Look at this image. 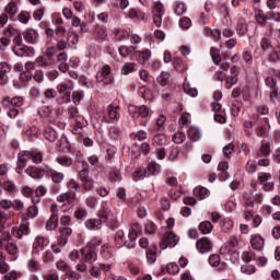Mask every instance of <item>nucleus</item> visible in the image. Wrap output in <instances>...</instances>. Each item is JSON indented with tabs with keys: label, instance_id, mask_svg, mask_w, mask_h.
Listing matches in <instances>:
<instances>
[{
	"label": "nucleus",
	"instance_id": "obj_27",
	"mask_svg": "<svg viewBox=\"0 0 280 280\" xmlns=\"http://www.w3.org/2000/svg\"><path fill=\"white\" fill-rule=\"evenodd\" d=\"M94 36L97 40H108V33L106 26H96L94 31Z\"/></svg>",
	"mask_w": 280,
	"mask_h": 280
},
{
	"label": "nucleus",
	"instance_id": "obj_9",
	"mask_svg": "<svg viewBox=\"0 0 280 280\" xmlns=\"http://www.w3.org/2000/svg\"><path fill=\"white\" fill-rule=\"evenodd\" d=\"M59 236H58V244L59 246H67V243L69 242V237H71V233H73V230L68 226L59 228Z\"/></svg>",
	"mask_w": 280,
	"mask_h": 280
},
{
	"label": "nucleus",
	"instance_id": "obj_34",
	"mask_svg": "<svg viewBox=\"0 0 280 280\" xmlns=\"http://www.w3.org/2000/svg\"><path fill=\"white\" fill-rule=\"evenodd\" d=\"M67 187H68V192L73 194L74 198H75V194H78V191H80V183H78V180L75 179H70L67 183Z\"/></svg>",
	"mask_w": 280,
	"mask_h": 280
},
{
	"label": "nucleus",
	"instance_id": "obj_40",
	"mask_svg": "<svg viewBox=\"0 0 280 280\" xmlns=\"http://www.w3.org/2000/svg\"><path fill=\"white\" fill-rule=\"evenodd\" d=\"M19 163H27V161H32V152L30 151H20L18 154Z\"/></svg>",
	"mask_w": 280,
	"mask_h": 280
},
{
	"label": "nucleus",
	"instance_id": "obj_47",
	"mask_svg": "<svg viewBox=\"0 0 280 280\" xmlns=\"http://www.w3.org/2000/svg\"><path fill=\"white\" fill-rule=\"evenodd\" d=\"M118 54L119 56H121V58H128L130 56H133V52L130 46H120L118 48Z\"/></svg>",
	"mask_w": 280,
	"mask_h": 280
},
{
	"label": "nucleus",
	"instance_id": "obj_46",
	"mask_svg": "<svg viewBox=\"0 0 280 280\" xmlns=\"http://www.w3.org/2000/svg\"><path fill=\"white\" fill-rule=\"evenodd\" d=\"M84 261L85 264H95L97 261V253L94 250H89L84 254Z\"/></svg>",
	"mask_w": 280,
	"mask_h": 280
},
{
	"label": "nucleus",
	"instance_id": "obj_29",
	"mask_svg": "<svg viewBox=\"0 0 280 280\" xmlns=\"http://www.w3.org/2000/svg\"><path fill=\"white\" fill-rule=\"evenodd\" d=\"M58 226V213H52L46 222V231H55Z\"/></svg>",
	"mask_w": 280,
	"mask_h": 280
},
{
	"label": "nucleus",
	"instance_id": "obj_53",
	"mask_svg": "<svg viewBox=\"0 0 280 280\" xmlns=\"http://www.w3.org/2000/svg\"><path fill=\"white\" fill-rule=\"evenodd\" d=\"M101 255L104 259H110V257H113V249L108 245H103Z\"/></svg>",
	"mask_w": 280,
	"mask_h": 280
},
{
	"label": "nucleus",
	"instance_id": "obj_60",
	"mask_svg": "<svg viewBox=\"0 0 280 280\" xmlns=\"http://www.w3.org/2000/svg\"><path fill=\"white\" fill-rule=\"evenodd\" d=\"M115 36H117L119 40H124V38H130V33L128 31L117 28L115 31Z\"/></svg>",
	"mask_w": 280,
	"mask_h": 280
},
{
	"label": "nucleus",
	"instance_id": "obj_23",
	"mask_svg": "<svg viewBox=\"0 0 280 280\" xmlns=\"http://www.w3.org/2000/svg\"><path fill=\"white\" fill-rule=\"evenodd\" d=\"M270 148H272V141L261 143L259 147V152L257 153L258 159L261 156H269L270 152H272Z\"/></svg>",
	"mask_w": 280,
	"mask_h": 280
},
{
	"label": "nucleus",
	"instance_id": "obj_21",
	"mask_svg": "<svg viewBox=\"0 0 280 280\" xmlns=\"http://www.w3.org/2000/svg\"><path fill=\"white\" fill-rule=\"evenodd\" d=\"M250 244H252V247L255 248L256 250H262L264 244H266V241L264 240V237H261V235L256 234L252 236Z\"/></svg>",
	"mask_w": 280,
	"mask_h": 280
},
{
	"label": "nucleus",
	"instance_id": "obj_30",
	"mask_svg": "<svg viewBox=\"0 0 280 280\" xmlns=\"http://www.w3.org/2000/svg\"><path fill=\"white\" fill-rule=\"evenodd\" d=\"M188 137L191 139V141H200L202 133L198 127L191 126L188 129Z\"/></svg>",
	"mask_w": 280,
	"mask_h": 280
},
{
	"label": "nucleus",
	"instance_id": "obj_63",
	"mask_svg": "<svg viewBox=\"0 0 280 280\" xmlns=\"http://www.w3.org/2000/svg\"><path fill=\"white\" fill-rule=\"evenodd\" d=\"M166 270L168 272V275H178V265L176 262H170L167 266H166Z\"/></svg>",
	"mask_w": 280,
	"mask_h": 280
},
{
	"label": "nucleus",
	"instance_id": "obj_59",
	"mask_svg": "<svg viewBox=\"0 0 280 280\" xmlns=\"http://www.w3.org/2000/svg\"><path fill=\"white\" fill-rule=\"evenodd\" d=\"M265 84L266 86H268V89H271V90L279 89V86H277L278 84L277 79L272 77H267L265 79Z\"/></svg>",
	"mask_w": 280,
	"mask_h": 280
},
{
	"label": "nucleus",
	"instance_id": "obj_16",
	"mask_svg": "<svg viewBox=\"0 0 280 280\" xmlns=\"http://www.w3.org/2000/svg\"><path fill=\"white\" fill-rule=\"evenodd\" d=\"M107 117L112 121V124H117V121H119V117H120L119 106L109 105L107 107Z\"/></svg>",
	"mask_w": 280,
	"mask_h": 280
},
{
	"label": "nucleus",
	"instance_id": "obj_45",
	"mask_svg": "<svg viewBox=\"0 0 280 280\" xmlns=\"http://www.w3.org/2000/svg\"><path fill=\"white\" fill-rule=\"evenodd\" d=\"M129 18L136 20L142 19V21H145V13L141 12V10L132 8L129 10Z\"/></svg>",
	"mask_w": 280,
	"mask_h": 280
},
{
	"label": "nucleus",
	"instance_id": "obj_4",
	"mask_svg": "<svg viewBox=\"0 0 280 280\" xmlns=\"http://www.w3.org/2000/svg\"><path fill=\"white\" fill-rule=\"evenodd\" d=\"M178 244V236L174 232L166 233L160 242V248L165 250L166 248H174Z\"/></svg>",
	"mask_w": 280,
	"mask_h": 280
},
{
	"label": "nucleus",
	"instance_id": "obj_13",
	"mask_svg": "<svg viewBox=\"0 0 280 280\" xmlns=\"http://www.w3.org/2000/svg\"><path fill=\"white\" fill-rule=\"evenodd\" d=\"M2 104L3 106H8L9 108L10 106H13V108H20V106H23V97L15 96L11 98L10 96H7L4 97Z\"/></svg>",
	"mask_w": 280,
	"mask_h": 280
},
{
	"label": "nucleus",
	"instance_id": "obj_10",
	"mask_svg": "<svg viewBox=\"0 0 280 280\" xmlns=\"http://www.w3.org/2000/svg\"><path fill=\"white\" fill-rule=\"evenodd\" d=\"M12 234L18 240H22L23 235H30V223L27 221H23L20 226L12 229Z\"/></svg>",
	"mask_w": 280,
	"mask_h": 280
},
{
	"label": "nucleus",
	"instance_id": "obj_50",
	"mask_svg": "<svg viewBox=\"0 0 280 280\" xmlns=\"http://www.w3.org/2000/svg\"><path fill=\"white\" fill-rule=\"evenodd\" d=\"M84 253H85V249H84V248H81L80 250L73 249V250L70 252V254H69V259H71V261H78V259H80V255H81L82 257H84Z\"/></svg>",
	"mask_w": 280,
	"mask_h": 280
},
{
	"label": "nucleus",
	"instance_id": "obj_49",
	"mask_svg": "<svg viewBox=\"0 0 280 280\" xmlns=\"http://www.w3.org/2000/svg\"><path fill=\"white\" fill-rule=\"evenodd\" d=\"M206 34L207 36H211L215 43L220 40L222 34L220 33V30H211V28H206Z\"/></svg>",
	"mask_w": 280,
	"mask_h": 280
},
{
	"label": "nucleus",
	"instance_id": "obj_15",
	"mask_svg": "<svg viewBox=\"0 0 280 280\" xmlns=\"http://www.w3.org/2000/svg\"><path fill=\"white\" fill-rule=\"evenodd\" d=\"M259 200L261 202V196L260 195H253V192H243V202L245 207H255V200Z\"/></svg>",
	"mask_w": 280,
	"mask_h": 280
},
{
	"label": "nucleus",
	"instance_id": "obj_18",
	"mask_svg": "<svg viewBox=\"0 0 280 280\" xmlns=\"http://www.w3.org/2000/svg\"><path fill=\"white\" fill-rule=\"evenodd\" d=\"M220 253H221V255H232V257H234V260H233V258H230V259H231V261H233V264H235V261L240 260V253L233 250V248L229 244L223 245L220 248Z\"/></svg>",
	"mask_w": 280,
	"mask_h": 280
},
{
	"label": "nucleus",
	"instance_id": "obj_38",
	"mask_svg": "<svg viewBox=\"0 0 280 280\" xmlns=\"http://www.w3.org/2000/svg\"><path fill=\"white\" fill-rule=\"evenodd\" d=\"M178 154H180V148L176 145L171 147L167 155V161H176L178 159Z\"/></svg>",
	"mask_w": 280,
	"mask_h": 280
},
{
	"label": "nucleus",
	"instance_id": "obj_55",
	"mask_svg": "<svg viewBox=\"0 0 280 280\" xmlns=\"http://www.w3.org/2000/svg\"><path fill=\"white\" fill-rule=\"evenodd\" d=\"M5 12H7V14H9L10 16H14V14H16V12H19V7L15 4V2H10V3L5 7Z\"/></svg>",
	"mask_w": 280,
	"mask_h": 280
},
{
	"label": "nucleus",
	"instance_id": "obj_41",
	"mask_svg": "<svg viewBox=\"0 0 280 280\" xmlns=\"http://www.w3.org/2000/svg\"><path fill=\"white\" fill-rule=\"evenodd\" d=\"M109 135L114 141H120L124 133L121 132V129L119 127H112L109 128Z\"/></svg>",
	"mask_w": 280,
	"mask_h": 280
},
{
	"label": "nucleus",
	"instance_id": "obj_20",
	"mask_svg": "<svg viewBox=\"0 0 280 280\" xmlns=\"http://www.w3.org/2000/svg\"><path fill=\"white\" fill-rule=\"evenodd\" d=\"M235 31L238 36H244L248 32V24L246 23V19L240 18L236 22Z\"/></svg>",
	"mask_w": 280,
	"mask_h": 280
},
{
	"label": "nucleus",
	"instance_id": "obj_32",
	"mask_svg": "<svg viewBox=\"0 0 280 280\" xmlns=\"http://www.w3.org/2000/svg\"><path fill=\"white\" fill-rule=\"evenodd\" d=\"M34 61L35 66L40 69H47V67L50 65L49 59L46 56H38Z\"/></svg>",
	"mask_w": 280,
	"mask_h": 280
},
{
	"label": "nucleus",
	"instance_id": "obj_25",
	"mask_svg": "<svg viewBox=\"0 0 280 280\" xmlns=\"http://www.w3.org/2000/svg\"><path fill=\"white\" fill-rule=\"evenodd\" d=\"M56 163L61 165V167H71V165H73V159L68 155L61 154L56 158Z\"/></svg>",
	"mask_w": 280,
	"mask_h": 280
},
{
	"label": "nucleus",
	"instance_id": "obj_3",
	"mask_svg": "<svg viewBox=\"0 0 280 280\" xmlns=\"http://www.w3.org/2000/svg\"><path fill=\"white\" fill-rule=\"evenodd\" d=\"M96 80L100 84H103L104 86L113 84L115 82V79L113 78L110 66H103L96 74Z\"/></svg>",
	"mask_w": 280,
	"mask_h": 280
},
{
	"label": "nucleus",
	"instance_id": "obj_8",
	"mask_svg": "<svg viewBox=\"0 0 280 280\" xmlns=\"http://www.w3.org/2000/svg\"><path fill=\"white\" fill-rule=\"evenodd\" d=\"M49 246V238L45 236H36L33 243V255H39L40 250H45V247Z\"/></svg>",
	"mask_w": 280,
	"mask_h": 280
},
{
	"label": "nucleus",
	"instance_id": "obj_64",
	"mask_svg": "<svg viewBox=\"0 0 280 280\" xmlns=\"http://www.w3.org/2000/svg\"><path fill=\"white\" fill-rule=\"evenodd\" d=\"M7 250L9 255H19V246H16V243H9Z\"/></svg>",
	"mask_w": 280,
	"mask_h": 280
},
{
	"label": "nucleus",
	"instance_id": "obj_51",
	"mask_svg": "<svg viewBox=\"0 0 280 280\" xmlns=\"http://www.w3.org/2000/svg\"><path fill=\"white\" fill-rule=\"evenodd\" d=\"M184 91L187 93V95H190V97L198 96V90L196 88H191V85L187 82L184 83Z\"/></svg>",
	"mask_w": 280,
	"mask_h": 280
},
{
	"label": "nucleus",
	"instance_id": "obj_52",
	"mask_svg": "<svg viewBox=\"0 0 280 280\" xmlns=\"http://www.w3.org/2000/svg\"><path fill=\"white\" fill-rule=\"evenodd\" d=\"M148 171L145 168H140L139 171L133 173V180L138 183V180H143L148 175Z\"/></svg>",
	"mask_w": 280,
	"mask_h": 280
},
{
	"label": "nucleus",
	"instance_id": "obj_14",
	"mask_svg": "<svg viewBox=\"0 0 280 280\" xmlns=\"http://www.w3.org/2000/svg\"><path fill=\"white\" fill-rule=\"evenodd\" d=\"M98 218H101V220H103L104 222H108V220H115V214L113 213L110 207L103 206L102 209L98 211Z\"/></svg>",
	"mask_w": 280,
	"mask_h": 280
},
{
	"label": "nucleus",
	"instance_id": "obj_7",
	"mask_svg": "<svg viewBox=\"0 0 280 280\" xmlns=\"http://www.w3.org/2000/svg\"><path fill=\"white\" fill-rule=\"evenodd\" d=\"M237 82H240V70L233 66L231 68V74L225 78V89L231 90Z\"/></svg>",
	"mask_w": 280,
	"mask_h": 280
},
{
	"label": "nucleus",
	"instance_id": "obj_44",
	"mask_svg": "<svg viewBox=\"0 0 280 280\" xmlns=\"http://www.w3.org/2000/svg\"><path fill=\"white\" fill-rule=\"evenodd\" d=\"M210 56L215 65H220L222 57L220 56V49L215 47L210 48Z\"/></svg>",
	"mask_w": 280,
	"mask_h": 280
},
{
	"label": "nucleus",
	"instance_id": "obj_17",
	"mask_svg": "<svg viewBox=\"0 0 280 280\" xmlns=\"http://www.w3.org/2000/svg\"><path fill=\"white\" fill-rule=\"evenodd\" d=\"M25 174H27V176H31V178H35L36 180H40V178L45 176V174H43V168L36 166H28L25 170Z\"/></svg>",
	"mask_w": 280,
	"mask_h": 280
},
{
	"label": "nucleus",
	"instance_id": "obj_61",
	"mask_svg": "<svg viewBox=\"0 0 280 280\" xmlns=\"http://www.w3.org/2000/svg\"><path fill=\"white\" fill-rule=\"evenodd\" d=\"M186 139H187V136L184 132H176L173 136V141L174 143H177V144L184 143Z\"/></svg>",
	"mask_w": 280,
	"mask_h": 280
},
{
	"label": "nucleus",
	"instance_id": "obj_5",
	"mask_svg": "<svg viewBox=\"0 0 280 280\" xmlns=\"http://www.w3.org/2000/svg\"><path fill=\"white\" fill-rule=\"evenodd\" d=\"M133 58L142 67H148L150 59L152 58V50L144 49L133 52Z\"/></svg>",
	"mask_w": 280,
	"mask_h": 280
},
{
	"label": "nucleus",
	"instance_id": "obj_28",
	"mask_svg": "<svg viewBox=\"0 0 280 280\" xmlns=\"http://www.w3.org/2000/svg\"><path fill=\"white\" fill-rule=\"evenodd\" d=\"M137 237H139V235L137 234V231L135 230L129 231L128 240L125 243L126 247L135 248V246H137Z\"/></svg>",
	"mask_w": 280,
	"mask_h": 280
},
{
	"label": "nucleus",
	"instance_id": "obj_24",
	"mask_svg": "<svg viewBox=\"0 0 280 280\" xmlns=\"http://www.w3.org/2000/svg\"><path fill=\"white\" fill-rule=\"evenodd\" d=\"M147 171V176H156V174H159V172H161V165H159L156 162L151 161L149 162L147 168H144Z\"/></svg>",
	"mask_w": 280,
	"mask_h": 280
},
{
	"label": "nucleus",
	"instance_id": "obj_54",
	"mask_svg": "<svg viewBox=\"0 0 280 280\" xmlns=\"http://www.w3.org/2000/svg\"><path fill=\"white\" fill-rule=\"evenodd\" d=\"M174 12L177 16H182L187 12V5L183 2H177Z\"/></svg>",
	"mask_w": 280,
	"mask_h": 280
},
{
	"label": "nucleus",
	"instance_id": "obj_12",
	"mask_svg": "<svg viewBox=\"0 0 280 280\" xmlns=\"http://www.w3.org/2000/svg\"><path fill=\"white\" fill-rule=\"evenodd\" d=\"M12 71V67L8 62H0V85L5 86L8 84V73Z\"/></svg>",
	"mask_w": 280,
	"mask_h": 280
},
{
	"label": "nucleus",
	"instance_id": "obj_42",
	"mask_svg": "<svg viewBox=\"0 0 280 280\" xmlns=\"http://www.w3.org/2000/svg\"><path fill=\"white\" fill-rule=\"evenodd\" d=\"M81 187L83 191H93V187H95V179L89 178L81 182Z\"/></svg>",
	"mask_w": 280,
	"mask_h": 280
},
{
	"label": "nucleus",
	"instance_id": "obj_57",
	"mask_svg": "<svg viewBox=\"0 0 280 280\" xmlns=\"http://www.w3.org/2000/svg\"><path fill=\"white\" fill-rule=\"evenodd\" d=\"M30 19H32V15L27 11H22L18 16L20 23H24V25H27V23H30Z\"/></svg>",
	"mask_w": 280,
	"mask_h": 280
},
{
	"label": "nucleus",
	"instance_id": "obj_6",
	"mask_svg": "<svg viewBox=\"0 0 280 280\" xmlns=\"http://www.w3.org/2000/svg\"><path fill=\"white\" fill-rule=\"evenodd\" d=\"M196 246L197 250L201 255H205V253H211V250L213 249V243L207 236H203L200 240H198Z\"/></svg>",
	"mask_w": 280,
	"mask_h": 280
},
{
	"label": "nucleus",
	"instance_id": "obj_11",
	"mask_svg": "<svg viewBox=\"0 0 280 280\" xmlns=\"http://www.w3.org/2000/svg\"><path fill=\"white\" fill-rule=\"evenodd\" d=\"M23 36H24V40L30 45H37L39 39L38 31L34 28H27L24 32Z\"/></svg>",
	"mask_w": 280,
	"mask_h": 280
},
{
	"label": "nucleus",
	"instance_id": "obj_26",
	"mask_svg": "<svg viewBox=\"0 0 280 280\" xmlns=\"http://www.w3.org/2000/svg\"><path fill=\"white\" fill-rule=\"evenodd\" d=\"M194 196L199 198V200H205V198H209V189L206 187L197 186L192 190Z\"/></svg>",
	"mask_w": 280,
	"mask_h": 280
},
{
	"label": "nucleus",
	"instance_id": "obj_2",
	"mask_svg": "<svg viewBox=\"0 0 280 280\" xmlns=\"http://www.w3.org/2000/svg\"><path fill=\"white\" fill-rule=\"evenodd\" d=\"M128 113L133 121H137V119H147V117H150L152 115V113L145 105H128Z\"/></svg>",
	"mask_w": 280,
	"mask_h": 280
},
{
	"label": "nucleus",
	"instance_id": "obj_39",
	"mask_svg": "<svg viewBox=\"0 0 280 280\" xmlns=\"http://www.w3.org/2000/svg\"><path fill=\"white\" fill-rule=\"evenodd\" d=\"M130 139H133V141H145L148 139V132L144 130L135 131L130 135Z\"/></svg>",
	"mask_w": 280,
	"mask_h": 280
},
{
	"label": "nucleus",
	"instance_id": "obj_35",
	"mask_svg": "<svg viewBox=\"0 0 280 280\" xmlns=\"http://www.w3.org/2000/svg\"><path fill=\"white\" fill-rule=\"evenodd\" d=\"M199 231L202 233V235H207L213 231V225L210 221H203L199 224Z\"/></svg>",
	"mask_w": 280,
	"mask_h": 280
},
{
	"label": "nucleus",
	"instance_id": "obj_43",
	"mask_svg": "<svg viewBox=\"0 0 280 280\" xmlns=\"http://www.w3.org/2000/svg\"><path fill=\"white\" fill-rule=\"evenodd\" d=\"M50 177L52 183H56L57 185H60V183H62V180H65V174L60 173L58 171H50Z\"/></svg>",
	"mask_w": 280,
	"mask_h": 280
},
{
	"label": "nucleus",
	"instance_id": "obj_22",
	"mask_svg": "<svg viewBox=\"0 0 280 280\" xmlns=\"http://www.w3.org/2000/svg\"><path fill=\"white\" fill-rule=\"evenodd\" d=\"M84 224L89 231H100V229H102L101 219H89Z\"/></svg>",
	"mask_w": 280,
	"mask_h": 280
},
{
	"label": "nucleus",
	"instance_id": "obj_1",
	"mask_svg": "<svg viewBox=\"0 0 280 280\" xmlns=\"http://www.w3.org/2000/svg\"><path fill=\"white\" fill-rule=\"evenodd\" d=\"M57 91L61 98H57L58 104H69L71 102V91H73V81H67L57 85Z\"/></svg>",
	"mask_w": 280,
	"mask_h": 280
},
{
	"label": "nucleus",
	"instance_id": "obj_56",
	"mask_svg": "<svg viewBox=\"0 0 280 280\" xmlns=\"http://www.w3.org/2000/svg\"><path fill=\"white\" fill-rule=\"evenodd\" d=\"M59 75H60V72H58V70H56V69H51V70L46 71V78L50 82H56V80H58Z\"/></svg>",
	"mask_w": 280,
	"mask_h": 280
},
{
	"label": "nucleus",
	"instance_id": "obj_58",
	"mask_svg": "<svg viewBox=\"0 0 280 280\" xmlns=\"http://www.w3.org/2000/svg\"><path fill=\"white\" fill-rule=\"evenodd\" d=\"M132 71H135V63L132 62H127L121 68L122 75H128L129 73H132Z\"/></svg>",
	"mask_w": 280,
	"mask_h": 280
},
{
	"label": "nucleus",
	"instance_id": "obj_62",
	"mask_svg": "<svg viewBox=\"0 0 280 280\" xmlns=\"http://www.w3.org/2000/svg\"><path fill=\"white\" fill-rule=\"evenodd\" d=\"M242 259H243V261H246L248 264L249 261H253V260L257 259V257L254 254V252L249 250V252H244L243 253Z\"/></svg>",
	"mask_w": 280,
	"mask_h": 280
},
{
	"label": "nucleus",
	"instance_id": "obj_36",
	"mask_svg": "<svg viewBox=\"0 0 280 280\" xmlns=\"http://www.w3.org/2000/svg\"><path fill=\"white\" fill-rule=\"evenodd\" d=\"M115 244L118 248H121V246H126V240L124 235V231L118 230L115 234Z\"/></svg>",
	"mask_w": 280,
	"mask_h": 280
},
{
	"label": "nucleus",
	"instance_id": "obj_48",
	"mask_svg": "<svg viewBox=\"0 0 280 280\" xmlns=\"http://www.w3.org/2000/svg\"><path fill=\"white\" fill-rule=\"evenodd\" d=\"M19 33V30L14 28L12 25H8L4 30H3V34L5 36V38H14L16 36V34Z\"/></svg>",
	"mask_w": 280,
	"mask_h": 280
},
{
	"label": "nucleus",
	"instance_id": "obj_19",
	"mask_svg": "<svg viewBox=\"0 0 280 280\" xmlns=\"http://www.w3.org/2000/svg\"><path fill=\"white\" fill-rule=\"evenodd\" d=\"M13 54H15V56H20L21 58H23V56H34V49L28 48V52H27V48L25 46L15 45L13 47Z\"/></svg>",
	"mask_w": 280,
	"mask_h": 280
},
{
	"label": "nucleus",
	"instance_id": "obj_37",
	"mask_svg": "<svg viewBox=\"0 0 280 280\" xmlns=\"http://www.w3.org/2000/svg\"><path fill=\"white\" fill-rule=\"evenodd\" d=\"M31 78L32 80H35L37 84H43V82H45V72H43L40 69H37L34 71V73H31Z\"/></svg>",
	"mask_w": 280,
	"mask_h": 280
},
{
	"label": "nucleus",
	"instance_id": "obj_33",
	"mask_svg": "<svg viewBox=\"0 0 280 280\" xmlns=\"http://www.w3.org/2000/svg\"><path fill=\"white\" fill-rule=\"evenodd\" d=\"M255 21H256V23H258V25H260V27H266V25L268 23V16H266L264 11H258L255 14Z\"/></svg>",
	"mask_w": 280,
	"mask_h": 280
},
{
	"label": "nucleus",
	"instance_id": "obj_31",
	"mask_svg": "<svg viewBox=\"0 0 280 280\" xmlns=\"http://www.w3.org/2000/svg\"><path fill=\"white\" fill-rule=\"evenodd\" d=\"M73 192H63L57 197V202H67L68 205L73 203L74 199Z\"/></svg>",
	"mask_w": 280,
	"mask_h": 280
}]
</instances>
